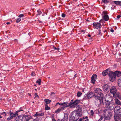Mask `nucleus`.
Wrapping results in <instances>:
<instances>
[{
  "mask_svg": "<svg viewBox=\"0 0 121 121\" xmlns=\"http://www.w3.org/2000/svg\"><path fill=\"white\" fill-rule=\"evenodd\" d=\"M82 107L72 112L70 116L69 121H76L82 115Z\"/></svg>",
  "mask_w": 121,
  "mask_h": 121,
  "instance_id": "f257e3e1",
  "label": "nucleus"
},
{
  "mask_svg": "<svg viewBox=\"0 0 121 121\" xmlns=\"http://www.w3.org/2000/svg\"><path fill=\"white\" fill-rule=\"evenodd\" d=\"M31 117L30 115H22L16 117L15 120L16 121H28Z\"/></svg>",
  "mask_w": 121,
  "mask_h": 121,
  "instance_id": "f03ea898",
  "label": "nucleus"
},
{
  "mask_svg": "<svg viewBox=\"0 0 121 121\" xmlns=\"http://www.w3.org/2000/svg\"><path fill=\"white\" fill-rule=\"evenodd\" d=\"M104 105H105L106 107L108 108V110L111 111L113 109L115 106L114 103H112L110 100L106 99L104 102Z\"/></svg>",
  "mask_w": 121,
  "mask_h": 121,
  "instance_id": "7ed1b4c3",
  "label": "nucleus"
},
{
  "mask_svg": "<svg viewBox=\"0 0 121 121\" xmlns=\"http://www.w3.org/2000/svg\"><path fill=\"white\" fill-rule=\"evenodd\" d=\"M104 119L106 120H109L110 119V117L112 115V114L111 110L108 109L104 110L103 111Z\"/></svg>",
  "mask_w": 121,
  "mask_h": 121,
  "instance_id": "20e7f679",
  "label": "nucleus"
},
{
  "mask_svg": "<svg viewBox=\"0 0 121 121\" xmlns=\"http://www.w3.org/2000/svg\"><path fill=\"white\" fill-rule=\"evenodd\" d=\"M104 98L103 97L102 99L101 97H99V96H95L94 98L96 99L95 101V103L96 106H99L100 104L104 105V103L103 101Z\"/></svg>",
  "mask_w": 121,
  "mask_h": 121,
  "instance_id": "39448f33",
  "label": "nucleus"
},
{
  "mask_svg": "<svg viewBox=\"0 0 121 121\" xmlns=\"http://www.w3.org/2000/svg\"><path fill=\"white\" fill-rule=\"evenodd\" d=\"M95 93L96 94V95L99 96V97H101L102 99L103 97H104V96L103 94L102 93V91L99 88H96L95 90Z\"/></svg>",
  "mask_w": 121,
  "mask_h": 121,
  "instance_id": "423d86ee",
  "label": "nucleus"
},
{
  "mask_svg": "<svg viewBox=\"0 0 121 121\" xmlns=\"http://www.w3.org/2000/svg\"><path fill=\"white\" fill-rule=\"evenodd\" d=\"M108 75L110 78L109 79L110 81L113 82L115 80L116 78V75L114 72H110L109 71Z\"/></svg>",
  "mask_w": 121,
  "mask_h": 121,
  "instance_id": "0eeeda50",
  "label": "nucleus"
},
{
  "mask_svg": "<svg viewBox=\"0 0 121 121\" xmlns=\"http://www.w3.org/2000/svg\"><path fill=\"white\" fill-rule=\"evenodd\" d=\"M80 102L79 100L77 99L74 102H70L68 103L69 107V106L70 108H74Z\"/></svg>",
  "mask_w": 121,
  "mask_h": 121,
  "instance_id": "6e6552de",
  "label": "nucleus"
},
{
  "mask_svg": "<svg viewBox=\"0 0 121 121\" xmlns=\"http://www.w3.org/2000/svg\"><path fill=\"white\" fill-rule=\"evenodd\" d=\"M114 119L115 121H121V112L115 114Z\"/></svg>",
  "mask_w": 121,
  "mask_h": 121,
  "instance_id": "1a4fd4ad",
  "label": "nucleus"
},
{
  "mask_svg": "<svg viewBox=\"0 0 121 121\" xmlns=\"http://www.w3.org/2000/svg\"><path fill=\"white\" fill-rule=\"evenodd\" d=\"M114 111L117 114L119 113V112H121V109L120 107L118 106H116L114 109Z\"/></svg>",
  "mask_w": 121,
  "mask_h": 121,
  "instance_id": "9d476101",
  "label": "nucleus"
},
{
  "mask_svg": "<svg viewBox=\"0 0 121 121\" xmlns=\"http://www.w3.org/2000/svg\"><path fill=\"white\" fill-rule=\"evenodd\" d=\"M117 90L116 88L115 87L113 86L110 89V92L111 93H112L114 95L116 93Z\"/></svg>",
  "mask_w": 121,
  "mask_h": 121,
  "instance_id": "9b49d317",
  "label": "nucleus"
},
{
  "mask_svg": "<svg viewBox=\"0 0 121 121\" xmlns=\"http://www.w3.org/2000/svg\"><path fill=\"white\" fill-rule=\"evenodd\" d=\"M6 113L7 115H9L10 116V117H9L7 118L8 120H9L13 118V115L14 116V114L11 111L9 112H8Z\"/></svg>",
  "mask_w": 121,
  "mask_h": 121,
  "instance_id": "f8f14e48",
  "label": "nucleus"
},
{
  "mask_svg": "<svg viewBox=\"0 0 121 121\" xmlns=\"http://www.w3.org/2000/svg\"><path fill=\"white\" fill-rule=\"evenodd\" d=\"M58 104H59L60 105H62V106H65V108L69 107L68 103L67 102H64L61 103H60L58 102L56 103V105Z\"/></svg>",
  "mask_w": 121,
  "mask_h": 121,
  "instance_id": "ddd939ff",
  "label": "nucleus"
},
{
  "mask_svg": "<svg viewBox=\"0 0 121 121\" xmlns=\"http://www.w3.org/2000/svg\"><path fill=\"white\" fill-rule=\"evenodd\" d=\"M97 75L96 74H94L92 76L91 78V82L94 84L95 79H96Z\"/></svg>",
  "mask_w": 121,
  "mask_h": 121,
  "instance_id": "4468645a",
  "label": "nucleus"
},
{
  "mask_svg": "<svg viewBox=\"0 0 121 121\" xmlns=\"http://www.w3.org/2000/svg\"><path fill=\"white\" fill-rule=\"evenodd\" d=\"M93 26H95V28L97 29H99L100 27V26H101L99 23H93Z\"/></svg>",
  "mask_w": 121,
  "mask_h": 121,
  "instance_id": "2eb2a0df",
  "label": "nucleus"
},
{
  "mask_svg": "<svg viewBox=\"0 0 121 121\" xmlns=\"http://www.w3.org/2000/svg\"><path fill=\"white\" fill-rule=\"evenodd\" d=\"M103 88L105 91H108L110 89V87L107 84L104 85L103 86Z\"/></svg>",
  "mask_w": 121,
  "mask_h": 121,
  "instance_id": "dca6fc26",
  "label": "nucleus"
},
{
  "mask_svg": "<svg viewBox=\"0 0 121 121\" xmlns=\"http://www.w3.org/2000/svg\"><path fill=\"white\" fill-rule=\"evenodd\" d=\"M66 108L65 106H62L59 108H58V109L56 110L55 111L56 113H58L60 111L63 110L65 109V108Z\"/></svg>",
  "mask_w": 121,
  "mask_h": 121,
  "instance_id": "f3484780",
  "label": "nucleus"
},
{
  "mask_svg": "<svg viewBox=\"0 0 121 121\" xmlns=\"http://www.w3.org/2000/svg\"><path fill=\"white\" fill-rule=\"evenodd\" d=\"M21 108L19 109L18 111H16L15 112V113H13L14 116L13 115V117H15L16 116H17L18 115V112H19L21 111H24V109H21V108Z\"/></svg>",
  "mask_w": 121,
  "mask_h": 121,
  "instance_id": "a211bd4d",
  "label": "nucleus"
},
{
  "mask_svg": "<svg viewBox=\"0 0 121 121\" xmlns=\"http://www.w3.org/2000/svg\"><path fill=\"white\" fill-rule=\"evenodd\" d=\"M44 115L43 113H40L39 112H37L35 115H34L35 116L40 117V116H42Z\"/></svg>",
  "mask_w": 121,
  "mask_h": 121,
  "instance_id": "6ab92c4d",
  "label": "nucleus"
},
{
  "mask_svg": "<svg viewBox=\"0 0 121 121\" xmlns=\"http://www.w3.org/2000/svg\"><path fill=\"white\" fill-rule=\"evenodd\" d=\"M109 70L108 69H107L105 71H103L102 72V74L103 76H105L108 74V75Z\"/></svg>",
  "mask_w": 121,
  "mask_h": 121,
  "instance_id": "aec40b11",
  "label": "nucleus"
},
{
  "mask_svg": "<svg viewBox=\"0 0 121 121\" xmlns=\"http://www.w3.org/2000/svg\"><path fill=\"white\" fill-rule=\"evenodd\" d=\"M116 77H119L121 75V72L119 71H116L114 72Z\"/></svg>",
  "mask_w": 121,
  "mask_h": 121,
  "instance_id": "412c9836",
  "label": "nucleus"
},
{
  "mask_svg": "<svg viewBox=\"0 0 121 121\" xmlns=\"http://www.w3.org/2000/svg\"><path fill=\"white\" fill-rule=\"evenodd\" d=\"M33 121H42V118L40 117H37L34 119Z\"/></svg>",
  "mask_w": 121,
  "mask_h": 121,
  "instance_id": "4be33fe9",
  "label": "nucleus"
},
{
  "mask_svg": "<svg viewBox=\"0 0 121 121\" xmlns=\"http://www.w3.org/2000/svg\"><path fill=\"white\" fill-rule=\"evenodd\" d=\"M68 115L67 113H65V115L64 117L63 118L62 120L64 121L65 120L66 121H67L68 119Z\"/></svg>",
  "mask_w": 121,
  "mask_h": 121,
  "instance_id": "5701e85b",
  "label": "nucleus"
},
{
  "mask_svg": "<svg viewBox=\"0 0 121 121\" xmlns=\"http://www.w3.org/2000/svg\"><path fill=\"white\" fill-rule=\"evenodd\" d=\"M44 102H45L46 103V104H49L51 102V101L50 100H49V99H45L44 100Z\"/></svg>",
  "mask_w": 121,
  "mask_h": 121,
  "instance_id": "b1692460",
  "label": "nucleus"
},
{
  "mask_svg": "<svg viewBox=\"0 0 121 121\" xmlns=\"http://www.w3.org/2000/svg\"><path fill=\"white\" fill-rule=\"evenodd\" d=\"M109 17L107 15H105L104 16V19L106 21H107L109 19Z\"/></svg>",
  "mask_w": 121,
  "mask_h": 121,
  "instance_id": "393cba45",
  "label": "nucleus"
},
{
  "mask_svg": "<svg viewBox=\"0 0 121 121\" xmlns=\"http://www.w3.org/2000/svg\"><path fill=\"white\" fill-rule=\"evenodd\" d=\"M115 103L117 104H121V103L120 101L117 99H116L115 100Z\"/></svg>",
  "mask_w": 121,
  "mask_h": 121,
  "instance_id": "a878e982",
  "label": "nucleus"
},
{
  "mask_svg": "<svg viewBox=\"0 0 121 121\" xmlns=\"http://www.w3.org/2000/svg\"><path fill=\"white\" fill-rule=\"evenodd\" d=\"M117 84L119 86L121 87V79H118Z\"/></svg>",
  "mask_w": 121,
  "mask_h": 121,
  "instance_id": "bb28decb",
  "label": "nucleus"
},
{
  "mask_svg": "<svg viewBox=\"0 0 121 121\" xmlns=\"http://www.w3.org/2000/svg\"><path fill=\"white\" fill-rule=\"evenodd\" d=\"M88 94L90 95L91 96L92 95V97H94V98L95 96H97L96 94H94V93L91 92Z\"/></svg>",
  "mask_w": 121,
  "mask_h": 121,
  "instance_id": "cd10ccee",
  "label": "nucleus"
},
{
  "mask_svg": "<svg viewBox=\"0 0 121 121\" xmlns=\"http://www.w3.org/2000/svg\"><path fill=\"white\" fill-rule=\"evenodd\" d=\"M45 110H49L50 109V108L48 106V105L47 104H45Z\"/></svg>",
  "mask_w": 121,
  "mask_h": 121,
  "instance_id": "c85d7f7f",
  "label": "nucleus"
},
{
  "mask_svg": "<svg viewBox=\"0 0 121 121\" xmlns=\"http://www.w3.org/2000/svg\"><path fill=\"white\" fill-rule=\"evenodd\" d=\"M50 96L52 97V98H53L55 97V95L54 92H52L50 94Z\"/></svg>",
  "mask_w": 121,
  "mask_h": 121,
  "instance_id": "c756f323",
  "label": "nucleus"
},
{
  "mask_svg": "<svg viewBox=\"0 0 121 121\" xmlns=\"http://www.w3.org/2000/svg\"><path fill=\"white\" fill-rule=\"evenodd\" d=\"M41 80L40 79H39L36 82L39 84V85H41Z\"/></svg>",
  "mask_w": 121,
  "mask_h": 121,
  "instance_id": "7c9ffc66",
  "label": "nucleus"
},
{
  "mask_svg": "<svg viewBox=\"0 0 121 121\" xmlns=\"http://www.w3.org/2000/svg\"><path fill=\"white\" fill-rule=\"evenodd\" d=\"M82 94V93L80 92H78L77 93V96L78 97H80Z\"/></svg>",
  "mask_w": 121,
  "mask_h": 121,
  "instance_id": "2f4dec72",
  "label": "nucleus"
},
{
  "mask_svg": "<svg viewBox=\"0 0 121 121\" xmlns=\"http://www.w3.org/2000/svg\"><path fill=\"white\" fill-rule=\"evenodd\" d=\"M114 3L115 4H116L119 5V3L120 2V1H114Z\"/></svg>",
  "mask_w": 121,
  "mask_h": 121,
  "instance_id": "473e14b6",
  "label": "nucleus"
},
{
  "mask_svg": "<svg viewBox=\"0 0 121 121\" xmlns=\"http://www.w3.org/2000/svg\"><path fill=\"white\" fill-rule=\"evenodd\" d=\"M102 2L105 3L107 4L109 2V1L108 0H102Z\"/></svg>",
  "mask_w": 121,
  "mask_h": 121,
  "instance_id": "72a5a7b5",
  "label": "nucleus"
},
{
  "mask_svg": "<svg viewBox=\"0 0 121 121\" xmlns=\"http://www.w3.org/2000/svg\"><path fill=\"white\" fill-rule=\"evenodd\" d=\"M87 117H86L85 118H83L82 119V121H88V120L87 119Z\"/></svg>",
  "mask_w": 121,
  "mask_h": 121,
  "instance_id": "f704fd0d",
  "label": "nucleus"
},
{
  "mask_svg": "<svg viewBox=\"0 0 121 121\" xmlns=\"http://www.w3.org/2000/svg\"><path fill=\"white\" fill-rule=\"evenodd\" d=\"M86 97L87 99H89L91 98V97H92V95L91 96L90 95H88L87 94V95H86Z\"/></svg>",
  "mask_w": 121,
  "mask_h": 121,
  "instance_id": "c9c22d12",
  "label": "nucleus"
},
{
  "mask_svg": "<svg viewBox=\"0 0 121 121\" xmlns=\"http://www.w3.org/2000/svg\"><path fill=\"white\" fill-rule=\"evenodd\" d=\"M21 20V19L20 18H17V20H16V22L17 23H18Z\"/></svg>",
  "mask_w": 121,
  "mask_h": 121,
  "instance_id": "e433bc0d",
  "label": "nucleus"
},
{
  "mask_svg": "<svg viewBox=\"0 0 121 121\" xmlns=\"http://www.w3.org/2000/svg\"><path fill=\"white\" fill-rule=\"evenodd\" d=\"M53 47L54 48V49L55 50H58L60 49V48H56L54 46H53Z\"/></svg>",
  "mask_w": 121,
  "mask_h": 121,
  "instance_id": "4c0bfd02",
  "label": "nucleus"
},
{
  "mask_svg": "<svg viewBox=\"0 0 121 121\" xmlns=\"http://www.w3.org/2000/svg\"><path fill=\"white\" fill-rule=\"evenodd\" d=\"M52 121H56L54 118L53 115H52Z\"/></svg>",
  "mask_w": 121,
  "mask_h": 121,
  "instance_id": "58836bf2",
  "label": "nucleus"
},
{
  "mask_svg": "<svg viewBox=\"0 0 121 121\" xmlns=\"http://www.w3.org/2000/svg\"><path fill=\"white\" fill-rule=\"evenodd\" d=\"M0 113H2V115H7V113L5 112H3Z\"/></svg>",
  "mask_w": 121,
  "mask_h": 121,
  "instance_id": "ea45409f",
  "label": "nucleus"
},
{
  "mask_svg": "<svg viewBox=\"0 0 121 121\" xmlns=\"http://www.w3.org/2000/svg\"><path fill=\"white\" fill-rule=\"evenodd\" d=\"M120 95L119 94L118 92H117L116 93V95L117 97H118Z\"/></svg>",
  "mask_w": 121,
  "mask_h": 121,
  "instance_id": "a19ab883",
  "label": "nucleus"
},
{
  "mask_svg": "<svg viewBox=\"0 0 121 121\" xmlns=\"http://www.w3.org/2000/svg\"><path fill=\"white\" fill-rule=\"evenodd\" d=\"M65 15L64 13L62 14V16L63 17H65Z\"/></svg>",
  "mask_w": 121,
  "mask_h": 121,
  "instance_id": "79ce46f5",
  "label": "nucleus"
},
{
  "mask_svg": "<svg viewBox=\"0 0 121 121\" xmlns=\"http://www.w3.org/2000/svg\"><path fill=\"white\" fill-rule=\"evenodd\" d=\"M24 15L23 14H21L19 16V17H22Z\"/></svg>",
  "mask_w": 121,
  "mask_h": 121,
  "instance_id": "37998d69",
  "label": "nucleus"
},
{
  "mask_svg": "<svg viewBox=\"0 0 121 121\" xmlns=\"http://www.w3.org/2000/svg\"><path fill=\"white\" fill-rule=\"evenodd\" d=\"M103 13H104V14H105V15H107V13L106 11H104Z\"/></svg>",
  "mask_w": 121,
  "mask_h": 121,
  "instance_id": "c03bdc74",
  "label": "nucleus"
},
{
  "mask_svg": "<svg viewBox=\"0 0 121 121\" xmlns=\"http://www.w3.org/2000/svg\"><path fill=\"white\" fill-rule=\"evenodd\" d=\"M119 99L121 100V95H120L119 96L117 97Z\"/></svg>",
  "mask_w": 121,
  "mask_h": 121,
  "instance_id": "a18cd8bd",
  "label": "nucleus"
},
{
  "mask_svg": "<svg viewBox=\"0 0 121 121\" xmlns=\"http://www.w3.org/2000/svg\"><path fill=\"white\" fill-rule=\"evenodd\" d=\"M121 17V15H118L117 17V18H118V19H119V18H120V17Z\"/></svg>",
  "mask_w": 121,
  "mask_h": 121,
  "instance_id": "49530a36",
  "label": "nucleus"
},
{
  "mask_svg": "<svg viewBox=\"0 0 121 121\" xmlns=\"http://www.w3.org/2000/svg\"><path fill=\"white\" fill-rule=\"evenodd\" d=\"M77 74H75L74 75V77H73V78H75L77 76Z\"/></svg>",
  "mask_w": 121,
  "mask_h": 121,
  "instance_id": "de8ad7c7",
  "label": "nucleus"
},
{
  "mask_svg": "<svg viewBox=\"0 0 121 121\" xmlns=\"http://www.w3.org/2000/svg\"><path fill=\"white\" fill-rule=\"evenodd\" d=\"M34 74H35L33 72H32V73L31 74V76H33V75Z\"/></svg>",
  "mask_w": 121,
  "mask_h": 121,
  "instance_id": "09e8293b",
  "label": "nucleus"
},
{
  "mask_svg": "<svg viewBox=\"0 0 121 121\" xmlns=\"http://www.w3.org/2000/svg\"><path fill=\"white\" fill-rule=\"evenodd\" d=\"M91 114L92 115H93L94 114V112L93 110H91Z\"/></svg>",
  "mask_w": 121,
  "mask_h": 121,
  "instance_id": "8fccbe9b",
  "label": "nucleus"
},
{
  "mask_svg": "<svg viewBox=\"0 0 121 121\" xmlns=\"http://www.w3.org/2000/svg\"><path fill=\"white\" fill-rule=\"evenodd\" d=\"M111 31L112 32H113L114 31V30L112 29H111Z\"/></svg>",
  "mask_w": 121,
  "mask_h": 121,
  "instance_id": "3c124183",
  "label": "nucleus"
},
{
  "mask_svg": "<svg viewBox=\"0 0 121 121\" xmlns=\"http://www.w3.org/2000/svg\"><path fill=\"white\" fill-rule=\"evenodd\" d=\"M79 121H82V119L81 118H80L78 120Z\"/></svg>",
  "mask_w": 121,
  "mask_h": 121,
  "instance_id": "603ef678",
  "label": "nucleus"
},
{
  "mask_svg": "<svg viewBox=\"0 0 121 121\" xmlns=\"http://www.w3.org/2000/svg\"><path fill=\"white\" fill-rule=\"evenodd\" d=\"M85 30H82L81 31V32H84V33H85Z\"/></svg>",
  "mask_w": 121,
  "mask_h": 121,
  "instance_id": "864d4df0",
  "label": "nucleus"
},
{
  "mask_svg": "<svg viewBox=\"0 0 121 121\" xmlns=\"http://www.w3.org/2000/svg\"><path fill=\"white\" fill-rule=\"evenodd\" d=\"M6 24H10V23L9 22H7L6 23Z\"/></svg>",
  "mask_w": 121,
  "mask_h": 121,
  "instance_id": "5fc2aeb1",
  "label": "nucleus"
},
{
  "mask_svg": "<svg viewBox=\"0 0 121 121\" xmlns=\"http://www.w3.org/2000/svg\"><path fill=\"white\" fill-rule=\"evenodd\" d=\"M2 99V97H0V100H1Z\"/></svg>",
  "mask_w": 121,
  "mask_h": 121,
  "instance_id": "6e6d98bb",
  "label": "nucleus"
},
{
  "mask_svg": "<svg viewBox=\"0 0 121 121\" xmlns=\"http://www.w3.org/2000/svg\"><path fill=\"white\" fill-rule=\"evenodd\" d=\"M119 5L121 6V1H120V2L119 3Z\"/></svg>",
  "mask_w": 121,
  "mask_h": 121,
  "instance_id": "4d7b16f0",
  "label": "nucleus"
},
{
  "mask_svg": "<svg viewBox=\"0 0 121 121\" xmlns=\"http://www.w3.org/2000/svg\"><path fill=\"white\" fill-rule=\"evenodd\" d=\"M88 35L89 37H90L91 36V35Z\"/></svg>",
  "mask_w": 121,
  "mask_h": 121,
  "instance_id": "13d9d810",
  "label": "nucleus"
},
{
  "mask_svg": "<svg viewBox=\"0 0 121 121\" xmlns=\"http://www.w3.org/2000/svg\"><path fill=\"white\" fill-rule=\"evenodd\" d=\"M28 95H29L30 96H31V95L30 93H28Z\"/></svg>",
  "mask_w": 121,
  "mask_h": 121,
  "instance_id": "bf43d9fd",
  "label": "nucleus"
},
{
  "mask_svg": "<svg viewBox=\"0 0 121 121\" xmlns=\"http://www.w3.org/2000/svg\"><path fill=\"white\" fill-rule=\"evenodd\" d=\"M36 97H39V96L38 95H36L35 96V98Z\"/></svg>",
  "mask_w": 121,
  "mask_h": 121,
  "instance_id": "052dcab7",
  "label": "nucleus"
},
{
  "mask_svg": "<svg viewBox=\"0 0 121 121\" xmlns=\"http://www.w3.org/2000/svg\"><path fill=\"white\" fill-rule=\"evenodd\" d=\"M14 41L15 42H17V39H15Z\"/></svg>",
  "mask_w": 121,
  "mask_h": 121,
  "instance_id": "680f3d73",
  "label": "nucleus"
},
{
  "mask_svg": "<svg viewBox=\"0 0 121 121\" xmlns=\"http://www.w3.org/2000/svg\"><path fill=\"white\" fill-rule=\"evenodd\" d=\"M7 100L9 102L10 101L11 99H8Z\"/></svg>",
  "mask_w": 121,
  "mask_h": 121,
  "instance_id": "e2e57ef3",
  "label": "nucleus"
},
{
  "mask_svg": "<svg viewBox=\"0 0 121 121\" xmlns=\"http://www.w3.org/2000/svg\"><path fill=\"white\" fill-rule=\"evenodd\" d=\"M119 55L121 56V53H119Z\"/></svg>",
  "mask_w": 121,
  "mask_h": 121,
  "instance_id": "0e129e2a",
  "label": "nucleus"
},
{
  "mask_svg": "<svg viewBox=\"0 0 121 121\" xmlns=\"http://www.w3.org/2000/svg\"><path fill=\"white\" fill-rule=\"evenodd\" d=\"M103 20V19H101V20H100V22H101Z\"/></svg>",
  "mask_w": 121,
  "mask_h": 121,
  "instance_id": "69168bd1",
  "label": "nucleus"
},
{
  "mask_svg": "<svg viewBox=\"0 0 121 121\" xmlns=\"http://www.w3.org/2000/svg\"><path fill=\"white\" fill-rule=\"evenodd\" d=\"M57 121H61V120H58Z\"/></svg>",
  "mask_w": 121,
  "mask_h": 121,
  "instance_id": "338daca9",
  "label": "nucleus"
},
{
  "mask_svg": "<svg viewBox=\"0 0 121 121\" xmlns=\"http://www.w3.org/2000/svg\"><path fill=\"white\" fill-rule=\"evenodd\" d=\"M102 118H100L99 120H99H102Z\"/></svg>",
  "mask_w": 121,
  "mask_h": 121,
  "instance_id": "774afa93",
  "label": "nucleus"
}]
</instances>
